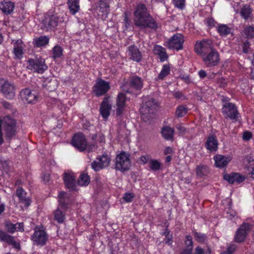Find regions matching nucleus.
<instances>
[{
    "label": "nucleus",
    "mask_w": 254,
    "mask_h": 254,
    "mask_svg": "<svg viewBox=\"0 0 254 254\" xmlns=\"http://www.w3.org/2000/svg\"><path fill=\"white\" fill-rule=\"evenodd\" d=\"M134 24L140 29L150 28L156 30L158 24L156 21L147 12L144 4L138 5L134 13Z\"/></svg>",
    "instance_id": "obj_1"
},
{
    "label": "nucleus",
    "mask_w": 254,
    "mask_h": 254,
    "mask_svg": "<svg viewBox=\"0 0 254 254\" xmlns=\"http://www.w3.org/2000/svg\"><path fill=\"white\" fill-rule=\"evenodd\" d=\"M157 102L152 97L147 96L143 98V102L140 108L141 118L145 120L149 116L155 113L158 107Z\"/></svg>",
    "instance_id": "obj_2"
},
{
    "label": "nucleus",
    "mask_w": 254,
    "mask_h": 254,
    "mask_svg": "<svg viewBox=\"0 0 254 254\" xmlns=\"http://www.w3.org/2000/svg\"><path fill=\"white\" fill-rule=\"evenodd\" d=\"M0 122L6 138L10 140L17 132L15 120L9 116H6Z\"/></svg>",
    "instance_id": "obj_3"
},
{
    "label": "nucleus",
    "mask_w": 254,
    "mask_h": 254,
    "mask_svg": "<svg viewBox=\"0 0 254 254\" xmlns=\"http://www.w3.org/2000/svg\"><path fill=\"white\" fill-rule=\"evenodd\" d=\"M72 145L79 151H83L86 148L89 151L95 147L94 144L87 146V141L84 135L81 133H76L73 137L71 141Z\"/></svg>",
    "instance_id": "obj_4"
},
{
    "label": "nucleus",
    "mask_w": 254,
    "mask_h": 254,
    "mask_svg": "<svg viewBox=\"0 0 254 254\" xmlns=\"http://www.w3.org/2000/svg\"><path fill=\"white\" fill-rule=\"evenodd\" d=\"M222 100L223 102H225L223 105L222 113L226 117L235 121H237L239 117V114L235 105L231 103L227 102V99L224 97L222 99Z\"/></svg>",
    "instance_id": "obj_5"
},
{
    "label": "nucleus",
    "mask_w": 254,
    "mask_h": 254,
    "mask_svg": "<svg viewBox=\"0 0 254 254\" xmlns=\"http://www.w3.org/2000/svg\"><path fill=\"white\" fill-rule=\"evenodd\" d=\"M115 168L117 170L124 172L129 170L130 167L129 155L123 152L118 155L116 157Z\"/></svg>",
    "instance_id": "obj_6"
},
{
    "label": "nucleus",
    "mask_w": 254,
    "mask_h": 254,
    "mask_svg": "<svg viewBox=\"0 0 254 254\" xmlns=\"http://www.w3.org/2000/svg\"><path fill=\"white\" fill-rule=\"evenodd\" d=\"M27 67L31 70H33L39 73H42L45 71L48 66L45 63L44 59L39 58L35 59H30L27 61Z\"/></svg>",
    "instance_id": "obj_7"
},
{
    "label": "nucleus",
    "mask_w": 254,
    "mask_h": 254,
    "mask_svg": "<svg viewBox=\"0 0 254 254\" xmlns=\"http://www.w3.org/2000/svg\"><path fill=\"white\" fill-rule=\"evenodd\" d=\"M58 22L59 17L49 12L42 21L41 28L46 31L52 30L57 26Z\"/></svg>",
    "instance_id": "obj_8"
},
{
    "label": "nucleus",
    "mask_w": 254,
    "mask_h": 254,
    "mask_svg": "<svg viewBox=\"0 0 254 254\" xmlns=\"http://www.w3.org/2000/svg\"><path fill=\"white\" fill-rule=\"evenodd\" d=\"M202 60L206 67L214 66L219 63V55L217 51L213 49L204 56L202 57Z\"/></svg>",
    "instance_id": "obj_9"
},
{
    "label": "nucleus",
    "mask_w": 254,
    "mask_h": 254,
    "mask_svg": "<svg viewBox=\"0 0 254 254\" xmlns=\"http://www.w3.org/2000/svg\"><path fill=\"white\" fill-rule=\"evenodd\" d=\"M213 49L212 42L210 40H204L200 42H197L194 47L195 52L202 57Z\"/></svg>",
    "instance_id": "obj_10"
},
{
    "label": "nucleus",
    "mask_w": 254,
    "mask_h": 254,
    "mask_svg": "<svg viewBox=\"0 0 254 254\" xmlns=\"http://www.w3.org/2000/svg\"><path fill=\"white\" fill-rule=\"evenodd\" d=\"M48 239V236L46 232L38 227H36L33 235L31 236V240L37 245H45Z\"/></svg>",
    "instance_id": "obj_11"
},
{
    "label": "nucleus",
    "mask_w": 254,
    "mask_h": 254,
    "mask_svg": "<svg viewBox=\"0 0 254 254\" xmlns=\"http://www.w3.org/2000/svg\"><path fill=\"white\" fill-rule=\"evenodd\" d=\"M110 88V84L101 78H98L93 87V91L97 96L105 94Z\"/></svg>",
    "instance_id": "obj_12"
},
{
    "label": "nucleus",
    "mask_w": 254,
    "mask_h": 254,
    "mask_svg": "<svg viewBox=\"0 0 254 254\" xmlns=\"http://www.w3.org/2000/svg\"><path fill=\"white\" fill-rule=\"evenodd\" d=\"M184 42L182 34L177 33L170 38L167 42V46L169 49H175L179 51L183 49Z\"/></svg>",
    "instance_id": "obj_13"
},
{
    "label": "nucleus",
    "mask_w": 254,
    "mask_h": 254,
    "mask_svg": "<svg viewBox=\"0 0 254 254\" xmlns=\"http://www.w3.org/2000/svg\"><path fill=\"white\" fill-rule=\"evenodd\" d=\"M110 162V158L107 155H103L97 158L96 160L92 163V168L96 171L107 167Z\"/></svg>",
    "instance_id": "obj_14"
},
{
    "label": "nucleus",
    "mask_w": 254,
    "mask_h": 254,
    "mask_svg": "<svg viewBox=\"0 0 254 254\" xmlns=\"http://www.w3.org/2000/svg\"><path fill=\"white\" fill-rule=\"evenodd\" d=\"M250 229V225L248 223H243L237 231L235 241L237 243L244 241Z\"/></svg>",
    "instance_id": "obj_15"
},
{
    "label": "nucleus",
    "mask_w": 254,
    "mask_h": 254,
    "mask_svg": "<svg viewBox=\"0 0 254 254\" xmlns=\"http://www.w3.org/2000/svg\"><path fill=\"white\" fill-rule=\"evenodd\" d=\"M21 96L24 101L28 103H35L38 96L36 91H31L29 89H25L21 92Z\"/></svg>",
    "instance_id": "obj_16"
},
{
    "label": "nucleus",
    "mask_w": 254,
    "mask_h": 254,
    "mask_svg": "<svg viewBox=\"0 0 254 254\" xmlns=\"http://www.w3.org/2000/svg\"><path fill=\"white\" fill-rule=\"evenodd\" d=\"M127 54L130 60L136 62H139L142 59V54L138 48L134 45L127 48Z\"/></svg>",
    "instance_id": "obj_17"
},
{
    "label": "nucleus",
    "mask_w": 254,
    "mask_h": 254,
    "mask_svg": "<svg viewBox=\"0 0 254 254\" xmlns=\"http://www.w3.org/2000/svg\"><path fill=\"white\" fill-rule=\"evenodd\" d=\"M1 90L4 96L8 99H12L15 95L14 87L9 81H5L1 86Z\"/></svg>",
    "instance_id": "obj_18"
},
{
    "label": "nucleus",
    "mask_w": 254,
    "mask_h": 254,
    "mask_svg": "<svg viewBox=\"0 0 254 254\" xmlns=\"http://www.w3.org/2000/svg\"><path fill=\"white\" fill-rule=\"evenodd\" d=\"M224 179L231 184H240L245 181L246 177L238 173H232L225 175Z\"/></svg>",
    "instance_id": "obj_19"
},
{
    "label": "nucleus",
    "mask_w": 254,
    "mask_h": 254,
    "mask_svg": "<svg viewBox=\"0 0 254 254\" xmlns=\"http://www.w3.org/2000/svg\"><path fill=\"white\" fill-rule=\"evenodd\" d=\"M0 240L12 246L15 249L18 250L20 249L19 243L15 241L13 237L8 235L2 230H0Z\"/></svg>",
    "instance_id": "obj_20"
},
{
    "label": "nucleus",
    "mask_w": 254,
    "mask_h": 254,
    "mask_svg": "<svg viewBox=\"0 0 254 254\" xmlns=\"http://www.w3.org/2000/svg\"><path fill=\"white\" fill-rule=\"evenodd\" d=\"M126 101V95L122 93H119L116 99V114L118 116L121 115L124 111Z\"/></svg>",
    "instance_id": "obj_21"
},
{
    "label": "nucleus",
    "mask_w": 254,
    "mask_h": 254,
    "mask_svg": "<svg viewBox=\"0 0 254 254\" xmlns=\"http://www.w3.org/2000/svg\"><path fill=\"white\" fill-rule=\"evenodd\" d=\"M13 45V54L17 59L22 57L24 45L21 40H12Z\"/></svg>",
    "instance_id": "obj_22"
},
{
    "label": "nucleus",
    "mask_w": 254,
    "mask_h": 254,
    "mask_svg": "<svg viewBox=\"0 0 254 254\" xmlns=\"http://www.w3.org/2000/svg\"><path fill=\"white\" fill-rule=\"evenodd\" d=\"M109 97H105L104 98L100 108V114L105 119L108 118L111 110V105L109 103Z\"/></svg>",
    "instance_id": "obj_23"
},
{
    "label": "nucleus",
    "mask_w": 254,
    "mask_h": 254,
    "mask_svg": "<svg viewBox=\"0 0 254 254\" xmlns=\"http://www.w3.org/2000/svg\"><path fill=\"white\" fill-rule=\"evenodd\" d=\"M16 195L18 197L20 202L25 206L28 207L31 204V200L27 196L26 192L22 188H18L16 190Z\"/></svg>",
    "instance_id": "obj_24"
},
{
    "label": "nucleus",
    "mask_w": 254,
    "mask_h": 254,
    "mask_svg": "<svg viewBox=\"0 0 254 254\" xmlns=\"http://www.w3.org/2000/svg\"><path fill=\"white\" fill-rule=\"evenodd\" d=\"M64 181L66 187L73 190L75 185V177L71 172H65L64 174Z\"/></svg>",
    "instance_id": "obj_25"
},
{
    "label": "nucleus",
    "mask_w": 254,
    "mask_h": 254,
    "mask_svg": "<svg viewBox=\"0 0 254 254\" xmlns=\"http://www.w3.org/2000/svg\"><path fill=\"white\" fill-rule=\"evenodd\" d=\"M14 4L9 0H0V9L6 14H8L13 11Z\"/></svg>",
    "instance_id": "obj_26"
},
{
    "label": "nucleus",
    "mask_w": 254,
    "mask_h": 254,
    "mask_svg": "<svg viewBox=\"0 0 254 254\" xmlns=\"http://www.w3.org/2000/svg\"><path fill=\"white\" fill-rule=\"evenodd\" d=\"M5 227L8 232L14 233L16 231L23 232L24 231V225L23 223H17L12 224L10 221H6L4 224Z\"/></svg>",
    "instance_id": "obj_27"
},
{
    "label": "nucleus",
    "mask_w": 254,
    "mask_h": 254,
    "mask_svg": "<svg viewBox=\"0 0 254 254\" xmlns=\"http://www.w3.org/2000/svg\"><path fill=\"white\" fill-rule=\"evenodd\" d=\"M129 85L130 89L140 90L143 87V82L139 77L132 76L129 79Z\"/></svg>",
    "instance_id": "obj_28"
},
{
    "label": "nucleus",
    "mask_w": 254,
    "mask_h": 254,
    "mask_svg": "<svg viewBox=\"0 0 254 254\" xmlns=\"http://www.w3.org/2000/svg\"><path fill=\"white\" fill-rule=\"evenodd\" d=\"M206 147L211 151H216L218 148L217 140L215 136L209 135L206 142Z\"/></svg>",
    "instance_id": "obj_29"
},
{
    "label": "nucleus",
    "mask_w": 254,
    "mask_h": 254,
    "mask_svg": "<svg viewBox=\"0 0 254 254\" xmlns=\"http://www.w3.org/2000/svg\"><path fill=\"white\" fill-rule=\"evenodd\" d=\"M214 159L216 166L219 168H222L225 166L231 160L229 157L224 156L220 154L215 156Z\"/></svg>",
    "instance_id": "obj_30"
},
{
    "label": "nucleus",
    "mask_w": 254,
    "mask_h": 254,
    "mask_svg": "<svg viewBox=\"0 0 254 254\" xmlns=\"http://www.w3.org/2000/svg\"><path fill=\"white\" fill-rule=\"evenodd\" d=\"M153 51L155 55L159 56L161 62H164L167 60L168 56L165 48L160 46L156 45L154 47Z\"/></svg>",
    "instance_id": "obj_31"
},
{
    "label": "nucleus",
    "mask_w": 254,
    "mask_h": 254,
    "mask_svg": "<svg viewBox=\"0 0 254 254\" xmlns=\"http://www.w3.org/2000/svg\"><path fill=\"white\" fill-rule=\"evenodd\" d=\"M195 172L198 177L202 178L207 175L209 172V170L207 166L200 165L197 166Z\"/></svg>",
    "instance_id": "obj_32"
},
{
    "label": "nucleus",
    "mask_w": 254,
    "mask_h": 254,
    "mask_svg": "<svg viewBox=\"0 0 254 254\" xmlns=\"http://www.w3.org/2000/svg\"><path fill=\"white\" fill-rule=\"evenodd\" d=\"M59 203L63 209H65L69 202V196L64 191H61L59 194Z\"/></svg>",
    "instance_id": "obj_33"
},
{
    "label": "nucleus",
    "mask_w": 254,
    "mask_h": 254,
    "mask_svg": "<svg viewBox=\"0 0 254 254\" xmlns=\"http://www.w3.org/2000/svg\"><path fill=\"white\" fill-rule=\"evenodd\" d=\"M162 135L166 140L172 139L174 136V130L169 127H164L162 129Z\"/></svg>",
    "instance_id": "obj_34"
},
{
    "label": "nucleus",
    "mask_w": 254,
    "mask_h": 254,
    "mask_svg": "<svg viewBox=\"0 0 254 254\" xmlns=\"http://www.w3.org/2000/svg\"><path fill=\"white\" fill-rule=\"evenodd\" d=\"M67 4L71 14H75L79 11V0H68Z\"/></svg>",
    "instance_id": "obj_35"
},
{
    "label": "nucleus",
    "mask_w": 254,
    "mask_h": 254,
    "mask_svg": "<svg viewBox=\"0 0 254 254\" xmlns=\"http://www.w3.org/2000/svg\"><path fill=\"white\" fill-rule=\"evenodd\" d=\"M96 6V8L102 13H107L109 7L106 0H98Z\"/></svg>",
    "instance_id": "obj_36"
},
{
    "label": "nucleus",
    "mask_w": 254,
    "mask_h": 254,
    "mask_svg": "<svg viewBox=\"0 0 254 254\" xmlns=\"http://www.w3.org/2000/svg\"><path fill=\"white\" fill-rule=\"evenodd\" d=\"M49 39L47 36H40L35 38L34 40V45L36 47H42L47 45L49 43Z\"/></svg>",
    "instance_id": "obj_37"
},
{
    "label": "nucleus",
    "mask_w": 254,
    "mask_h": 254,
    "mask_svg": "<svg viewBox=\"0 0 254 254\" xmlns=\"http://www.w3.org/2000/svg\"><path fill=\"white\" fill-rule=\"evenodd\" d=\"M252 9L248 5H244L241 8L240 13L241 16L245 19H248L251 17Z\"/></svg>",
    "instance_id": "obj_38"
},
{
    "label": "nucleus",
    "mask_w": 254,
    "mask_h": 254,
    "mask_svg": "<svg viewBox=\"0 0 254 254\" xmlns=\"http://www.w3.org/2000/svg\"><path fill=\"white\" fill-rule=\"evenodd\" d=\"M78 184L81 186H86L90 183V178L89 176L85 174L80 175L78 180Z\"/></svg>",
    "instance_id": "obj_39"
},
{
    "label": "nucleus",
    "mask_w": 254,
    "mask_h": 254,
    "mask_svg": "<svg viewBox=\"0 0 254 254\" xmlns=\"http://www.w3.org/2000/svg\"><path fill=\"white\" fill-rule=\"evenodd\" d=\"M243 35L247 38L252 39L254 37V27L252 26H247L243 30Z\"/></svg>",
    "instance_id": "obj_40"
},
{
    "label": "nucleus",
    "mask_w": 254,
    "mask_h": 254,
    "mask_svg": "<svg viewBox=\"0 0 254 254\" xmlns=\"http://www.w3.org/2000/svg\"><path fill=\"white\" fill-rule=\"evenodd\" d=\"M217 31L221 36H226L231 32V29L226 25L222 24L217 28Z\"/></svg>",
    "instance_id": "obj_41"
},
{
    "label": "nucleus",
    "mask_w": 254,
    "mask_h": 254,
    "mask_svg": "<svg viewBox=\"0 0 254 254\" xmlns=\"http://www.w3.org/2000/svg\"><path fill=\"white\" fill-rule=\"evenodd\" d=\"M58 81L55 79H51L46 82L45 86L50 91L56 89L58 86Z\"/></svg>",
    "instance_id": "obj_42"
},
{
    "label": "nucleus",
    "mask_w": 254,
    "mask_h": 254,
    "mask_svg": "<svg viewBox=\"0 0 254 254\" xmlns=\"http://www.w3.org/2000/svg\"><path fill=\"white\" fill-rule=\"evenodd\" d=\"M54 218L59 223H61L64 222V215L63 212L58 208L54 213Z\"/></svg>",
    "instance_id": "obj_43"
},
{
    "label": "nucleus",
    "mask_w": 254,
    "mask_h": 254,
    "mask_svg": "<svg viewBox=\"0 0 254 254\" xmlns=\"http://www.w3.org/2000/svg\"><path fill=\"white\" fill-rule=\"evenodd\" d=\"M150 169L153 171H157L160 169L161 163L156 160L150 159L149 163Z\"/></svg>",
    "instance_id": "obj_44"
},
{
    "label": "nucleus",
    "mask_w": 254,
    "mask_h": 254,
    "mask_svg": "<svg viewBox=\"0 0 254 254\" xmlns=\"http://www.w3.org/2000/svg\"><path fill=\"white\" fill-rule=\"evenodd\" d=\"M185 243L186 246V249H184V250H190V252H192L193 247V242L192 240V237L190 235H187L186 236V241L185 242Z\"/></svg>",
    "instance_id": "obj_45"
},
{
    "label": "nucleus",
    "mask_w": 254,
    "mask_h": 254,
    "mask_svg": "<svg viewBox=\"0 0 254 254\" xmlns=\"http://www.w3.org/2000/svg\"><path fill=\"white\" fill-rule=\"evenodd\" d=\"M193 234L195 240L199 243H204L206 240V236L204 234L196 231H193Z\"/></svg>",
    "instance_id": "obj_46"
},
{
    "label": "nucleus",
    "mask_w": 254,
    "mask_h": 254,
    "mask_svg": "<svg viewBox=\"0 0 254 254\" xmlns=\"http://www.w3.org/2000/svg\"><path fill=\"white\" fill-rule=\"evenodd\" d=\"M53 58L56 59L61 57L63 55V49L60 46H56L53 48Z\"/></svg>",
    "instance_id": "obj_47"
},
{
    "label": "nucleus",
    "mask_w": 254,
    "mask_h": 254,
    "mask_svg": "<svg viewBox=\"0 0 254 254\" xmlns=\"http://www.w3.org/2000/svg\"><path fill=\"white\" fill-rule=\"evenodd\" d=\"M170 72V67L167 65L163 66L162 69L158 75V78L159 79H163L166 76H167Z\"/></svg>",
    "instance_id": "obj_48"
},
{
    "label": "nucleus",
    "mask_w": 254,
    "mask_h": 254,
    "mask_svg": "<svg viewBox=\"0 0 254 254\" xmlns=\"http://www.w3.org/2000/svg\"><path fill=\"white\" fill-rule=\"evenodd\" d=\"M187 113V109L183 106H179L176 111V116L181 118L184 116Z\"/></svg>",
    "instance_id": "obj_49"
},
{
    "label": "nucleus",
    "mask_w": 254,
    "mask_h": 254,
    "mask_svg": "<svg viewBox=\"0 0 254 254\" xmlns=\"http://www.w3.org/2000/svg\"><path fill=\"white\" fill-rule=\"evenodd\" d=\"M211 251L209 249L204 250L199 246H197L194 252V254H210Z\"/></svg>",
    "instance_id": "obj_50"
},
{
    "label": "nucleus",
    "mask_w": 254,
    "mask_h": 254,
    "mask_svg": "<svg viewBox=\"0 0 254 254\" xmlns=\"http://www.w3.org/2000/svg\"><path fill=\"white\" fill-rule=\"evenodd\" d=\"M175 6L179 8L182 9L185 6V0H174Z\"/></svg>",
    "instance_id": "obj_51"
},
{
    "label": "nucleus",
    "mask_w": 254,
    "mask_h": 254,
    "mask_svg": "<svg viewBox=\"0 0 254 254\" xmlns=\"http://www.w3.org/2000/svg\"><path fill=\"white\" fill-rule=\"evenodd\" d=\"M151 159L150 156L149 155H146L145 156H141L140 157L139 159V162L141 164H145L148 161L149 162V160Z\"/></svg>",
    "instance_id": "obj_52"
},
{
    "label": "nucleus",
    "mask_w": 254,
    "mask_h": 254,
    "mask_svg": "<svg viewBox=\"0 0 254 254\" xmlns=\"http://www.w3.org/2000/svg\"><path fill=\"white\" fill-rule=\"evenodd\" d=\"M236 248V246L235 245H234V244L230 245L227 248V251L224 252L223 253H221V254H232L234 252Z\"/></svg>",
    "instance_id": "obj_53"
},
{
    "label": "nucleus",
    "mask_w": 254,
    "mask_h": 254,
    "mask_svg": "<svg viewBox=\"0 0 254 254\" xmlns=\"http://www.w3.org/2000/svg\"><path fill=\"white\" fill-rule=\"evenodd\" d=\"M134 195L130 193H126L124 194L123 199H124L126 202H131L133 198Z\"/></svg>",
    "instance_id": "obj_54"
},
{
    "label": "nucleus",
    "mask_w": 254,
    "mask_h": 254,
    "mask_svg": "<svg viewBox=\"0 0 254 254\" xmlns=\"http://www.w3.org/2000/svg\"><path fill=\"white\" fill-rule=\"evenodd\" d=\"M250 43L248 41H246L244 43L243 45V52L245 53H247L249 52V48H250Z\"/></svg>",
    "instance_id": "obj_55"
},
{
    "label": "nucleus",
    "mask_w": 254,
    "mask_h": 254,
    "mask_svg": "<svg viewBox=\"0 0 254 254\" xmlns=\"http://www.w3.org/2000/svg\"><path fill=\"white\" fill-rule=\"evenodd\" d=\"M252 133L249 131H245L243 133V138L244 140L248 141L252 137Z\"/></svg>",
    "instance_id": "obj_56"
},
{
    "label": "nucleus",
    "mask_w": 254,
    "mask_h": 254,
    "mask_svg": "<svg viewBox=\"0 0 254 254\" xmlns=\"http://www.w3.org/2000/svg\"><path fill=\"white\" fill-rule=\"evenodd\" d=\"M166 235V238H165V243L168 245H170L172 242V236L171 235H170L168 232L165 233Z\"/></svg>",
    "instance_id": "obj_57"
},
{
    "label": "nucleus",
    "mask_w": 254,
    "mask_h": 254,
    "mask_svg": "<svg viewBox=\"0 0 254 254\" xmlns=\"http://www.w3.org/2000/svg\"><path fill=\"white\" fill-rule=\"evenodd\" d=\"M249 166V170L251 171L252 177L254 178V160L253 161Z\"/></svg>",
    "instance_id": "obj_58"
},
{
    "label": "nucleus",
    "mask_w": 254,
    "mask_h": 254,
    "mask_svg": "<svg viewBox=\"0 0 254 254\" xmlns=\"http://www.w3.org/2000/svg\"><path fill=\"white\" fill-rule=\"evenodd\" d=\"M198 75L201 78H204V77H206L207 73L206 72L202 69H201L198 72Z\"/></svg>",
    "instance_id": "obj_59"
},
{
    "label": "nucleus",
    "mask_w": 254,
    "mask_h": 254,
    "mask_svg": "<svg viewBox=\"0 0 254 254\" xmlns=\"http://www.w3.org/2000/svg\"><path fill=\"white\" fill-rule=\"evenodd\" d=\"M176 128L179 131L180 133H184L186 131V128L181 125H178L176 127Z\"/></svg>",
    "instance_id": "obj_60"
},
{
    "label": "nucleus",
    "mask_w": 254,
    "mask_h": 254,
    "mask_svg": "<svg viewBox=\"0 0 254 254\" xmlns=\"http://www.w3.org/2000/svg\"><path fill=\"white\" fill-rule=\"evenodd\" d=\"M174 97L177 99H181L183 95L182 92H176L174 93Z\"/></svg>",
    "instance_id": "obj_61"
},
{
    "label": "nucleus",
    "mask_w": 254,
    "mask_h": 254,
    "mask_svg": "<svg viewBox=\"0 0 254 254\" xmlns=\"http://www.w3.org/2000/svg\"><path fill=\"white\" fill-rule=\"evenodd\" d=\"M172 152V149L170 147H167L165 148L164 151V154L167 155L169 154H171Z\"/></svg>",
    "instance_id": "obj_62"
},
{
    "label": "nucleus",
    "mask_w": 254,
    "mask_h": 254,
    "mask_svg": "<svg viewBox=\"0 0 254 254\" xmlns=\"http://www.w3.org/2000/svg\"><path fill=\"white\" fill-rule=\"evenodd\" d=\"M181 254H192V252H190V250H183Z\"/></svg>",
    "instance_id": "obj_63"
},
{
    "label": "nucleus",
    "mask_w": 254,
    "mask_h": 254,
    "mask_svg": "<svg viewBox=\"0 0 254 254\" xmlns=\"http://www.w3.org/2000/svg\"><path fill=\"white\" fill-rule=\"evenodd\" d=\"M220 80H221L220 86L221 87H224L226 85L225 80L224 79L221 78V79H220Z\"/></svg>",
    "instance_id": "obj_64"
}]
</instances>
